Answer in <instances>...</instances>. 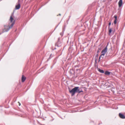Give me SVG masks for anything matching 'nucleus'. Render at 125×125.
Listing matches in <instances>:
<instances>
[{
  "label": "nucleus",
  "mask_w": 125,
  "mask_h": 125,
  "mask_svg": "<svg viewBox=\"0 0 125 125\" xmlns=\"http://www.w3.org/2000/svg\"><path fill=\"white\" fill-rule=\"evenodd\" d=\"M26 77H25L24 76L22 75V78H21L22 82H24L25 80L26 79Z\"/></svg>",
  "instance_id": "7"
},
{
  "label": "nucleus",
  "mask_w": 125,
  "mask_h": 125,
  "mask_svg": "<svg viewBox=\"0 0 125 125\" xmlns=\"http://www.w3.org/2000/svg\"><path fill=\"white\" fill-rule=\"evenodd\" d=\"M13 18L12 17V16L11 15L10 17V21L11 22H12V23L14 21V22H15V20H14L13 22Z\"/></svg>",
  "instance_id": "9"
},
{
  "label": "nucleus",
  "mask_w": 125,
  "mask_h": 125,
  "mask_svg": "<svg viewBox=\"0 0 125 125\" xmlns=\"http://www.w3.org/2000/svg\"><path fill=\"white\" fill-rule=\"evenodd\" d=\"M122 0H120L118 3L119 7L120 8L122 6Z\"/></svg>",
  "instance_id": "6"
},
{
  "label": "nucleus",
  "mask_w": 125,
  "mask_h": 125,
  "mask_svg": "<svg viewBox=\"0 0 125 125\" xmlns=\"http://www.w3.org/2000/svg\"><path fill=\"white\" fill-rule=\"evenodd\" d=\"M20 7V4L19 3H18L17 5H16L15 6V9H19Z\"/></svg>",
  "instance_id": "5"
},
{
  "label": "nucleus",
  "mask_w": 125,
  "mask_h": 125,
  "mask_svg": "<svg viewBox=\"0 0 125 125\" xmlns=\"http://www.w3.org/2000/svg\"><path fill=\"white\" fill-rule=\"evenodd\" d=\"M64 31V30L63 29V32Z\"/></svg>",
  "instance_id": "18"
},
{
  "label": "nucleus",
  "mask_w": 125,
  "mask_h": 125,
  "mask_svg": "<svg viewBox=\"0 0 125 125\" xmlns=\"http://www.w3.org/2000/svg\"><path fill=\"white\" fill-rule=\"evenodd\" d=\"M19 106H20L21 105V104L19 102Z\"/></svg>",
  "instance_id": "16"
},
{
  "label": "nucleus",
  "mask_w": 125,
  "mask_h": 125,
  "mask_svg": "<svg viewBox=\"0 0 125 125\" xmlns=\"http://www.w3.org/2000/svg\"><path fill=\"white\" fill-rule=\"evenodd\" d=\"M58 15L59 16L61 15V14H59L58 15H57V16H58Z\"/></svg>",
  "instance_id": "17"
},
{
  "label": "nucleus",
  "mask_w": 125,
  "mask_h": 125,
  "mask_svg": "<svg viewBox=\"0 0 125 125\" xmlns=\"http://www.w3.org/2000/svg\"><path fill=\"white\" fill-rule=\"evenodd\" d=\"M107 47L106 46L104 49L101 52V53H102L101 56H103V57H104L105 53L107 52Z\"/></svg>",
  "instance_id": "3"
},
{
  "label": "nucleus",
  "mask_w": 125,
  "mask_h": 125,
  "mask_svg": "<svg viewBox=\"0 0 125 125\" xmlns=\"http://www.w3.org/2000/svg\"><path fill=\"white\" fill-rule=\"evenodd\" d=\"M1 34V33H0V35Z\"/></svg>",
  "instance_id": "21"
},
{
  "label": "nucleus",
  "mask_w": 125,
  "mask_h": 125,
  "mask_svg": "<svg viewBox=\"0 0 125 125\" xmlns=\"http://www.w3.org/2000/svg\"><path fill=\"white\" fill-rule=\"evenodd\" d=\"M51 55H52V54H51L50 55V56Z\"/></svg>",
  "instance_id": "20"
},
{
  "label": "nucleus",
  "mask_w": 125,
  "mask_h": 125,
  "mask_svg": "<svg viewBox=\"0 0 125 125\" xmlns=\"http://www.w3.org/2000/svg\"><path fill=\"white\" fill-rule=\"evenodd\" d=\"M111 22H110L109 23V26H108V27L109 28L110 27V25H111Z\"/></svg>",
  "instance_id": "14"
},
{
  "label": "nucleus",
  "mask_w": 125,
  "mask_h": 125,
  "mask_svg": "<svg viewBox=\"0 0 125 125\" xmlns=\"http://www.w3.org/2000/svg\"><path fill=\"white\" fill-rule=\"evenodd\" d=\"M110 72H109L106 71L105 72L104 74L105 75H109L110 74Z\"/></svg>",
  "instance_id": "10"
},
{
  "label": "nucleus",
  "mask_w": 125,
  "mask_h": 125,
  "mask_svg": "<svg viewBox=\"0 0 125 125\" xmlns=\"http://www.w3.org/2000/svg\"><path fill=\"white\" fill-rule=\"evenodd\" d=\"M119 117L121 118H125V116L124 115L122 114L121 113H119Z\"/></svg>",
  "instance_id": "4"
},
{
  "label": "nucleus",
  "mask_w": 125,
  "mask_h": 125,
  "mask_svg": "<svg viewBox=\"0 0 125 125\" xmlns=\"http://www.w3.org/2000/svg\"><path fill=\"white\" fill-rule=\"evenodd\" d=\"M63 34V32H61L60 33V35L62 36Z\"/></svg>",
  "instance_id": "15"
},
{
  "label": "nucleus",
  "mask_w": 125,
  "mask_h": 125,
  "mask_svg": "<svg viewBox=\"0 0 125 125\" xmlns=\"http://www.w3.org/2000/svg\"><path fill=\"white\" fill-rule=\"evenodd\" d=\"M15 24L14 21L11 24L10 26L9 27L8 25H5L4 26V28L3 30L2 33H3L5 32L8 31L10 29L12 28Z\"/></svg>",
  "instance_id": "2"
},
{
  "label": "nucleus",
  "mask_w": 125,
  "mask_h": 125,
  "mask_svg": "<svg viewBox=\"0 0 125 125\" xmlns=\"http://www.w3.org/2000/svg\"><path fill=\"white\" fill-rule=\"evenodd\" d=\"M79 87H75L74 88L72 89L71 90H69V92L71 94L72 96H73L75 93H80L81 92H82V90H80L79 88Z\"/></svg>",
  "instance_id": "1"
},
{
  "label": "nucleus",
  "mask_w": 125,
  "mask_h": 125,
  "mask_svg": "<svg viewBox=\"0 0 125 125\" xmlns=\"http://www.w3.org/2000/svg\"><path fill=\"white\" fill-rule=\"evenodd\" d=\"M102 56H101V55L99 57V61H100V59L101 57H102Z\"/></svg>",
  "instance_id": "13"
},
{
  "label": "nucleus",
  "mask_w": 125,
  "mask_h": 125,
  "mask_svg": "<svg viewBox=\"0 0 125 125\" xmlns=\"http://www.w3.org/2000/svg\"><path fill=\"white\" fill-rule=\"evenodd\" d=\"M98 70L99 72L101 73H104V71L103 70H101L99 68L98 69Z\"/></svg>",
  "instance_id": "11"
},
{
  "label": "nucleus",
  "mask_w": 125,
  "mask_h": 125,
  "mask_svg": "<svg viewBox=\"0 0 125 125\" xmlns=\"http://www.w3.org/2000/svg\"><path fill=\"white\" fill-rule=\"evenodd\" d=\"M112 30L111 29H110L109 31V34H110L112 32Z\"/></svg>",
  "instance_id": "12"
},
{
  "label": "nucleus",
  "mask_w": 125,
  "mask_h": 125,
  "mask_svg": "<svg viewBox=\"0 0 125 125\" xmlns=\"http://www.w3.org/2000/svg\"><path fill=\"white\" fill-rule=\"evenodd\" d=\"M20 1V0H18V3Z\"/></svg>",
  "instance_id": "19"
},
{
  "label": "nucleus",
  "mask_w": 125,
  "mask_h": 125,
  "mask_svg": "<svg viewBox=\"0 0 125 125\" xmlns=\"http://www.w3.org/2000/svg\"><path fill=\"white\" fill-rule=\"evenodd\" d=\"M114 17L115 18V20L114 21V23L115 24L116 23V20H117V16L116 15H115L114 16Z\"/></svg>",
  "instance_id": "8"
}]
</instances>
